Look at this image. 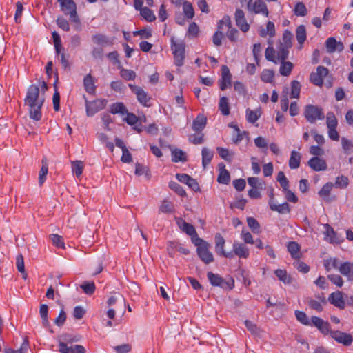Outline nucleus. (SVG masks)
Masks as SVG:
<instances>
[{
	"label": "nucleus",
	"mask_w": 353,
	"mask_h": 353,
	"mask_svg": "<svg viewBox=\"0 0 353 353\" xmlns=\"http://www.w3.org/2000/svg\"><path fill=\"white\" fill-rule=\"evenodd\" d=\"M340 263L336 258H330L324 261V266L327 271H330L331 268L339 270Z\"/></svg>",
	"instance_id": "nucleus-48"
},
{
	"label": "nucleus",
	"mask_w": 353,
	"mask_h": 353,
	"mask_svg": "<svg viewBox=\"0 0 353 353\" xmlns=\"http://www.w3.org/2000/svg\"><path fill=\"white\" fill-rule=\"evenodd\" d=\"M141 15L148 21L152 22L156 19V17L150 9L147 7H143L140 12Z\"/></svg>",
	"instance_id": "nucleus-49"
},
{
	"label": "nucleus",
	"mask_w": 353,
	"mask_h": 353,
	"mask_svg": "<svg viewBox=\"0 0 353 353\" xmlns=\"http://www.w3.org/2000/svg\"><path fill=\"white\" fill-rule=\"evenodd\" d=\"M219 110L223 115H228L230 114V108L227 97H223L221 98L219 101Z\"/></svg>",
	"instance_id": "nucleus-55"
},
{
	"label": "nucleus",
	"mask_w": 353,
	"mask_h": 353,
	"mask_svg": "<svg viewBox=\"0 0 353 353\" xmlns=\"http://www.w3.org/2000/svg\"><path fill=\"white\" fill-rule=\"evenodd\" d=\"M231 85V74L229 68L226 65L221 67V80L220 82V89L224 90Z\"/></svg>",
	"instance_id": "nucleus-24"
},
{
	"label": "nucleus",
	"mask_w": 353,
	"mask_h": 353,
	"mask_svg": "<svg viewBox=\"0 0 353 353\" xmlns=\"http://www.w3.org/2000/svg\"><path fill=\"white\" fill-rule=\"evenodd\" d=\"M292 37L293 35L292 32L288 30H285L283 32L282 40L280 41L279 45L283 46L285 48H291L292 46Z\"/></svg>",
	"instance_id": "nucleus-33"
},
{
	"label": "nucleus",
	"mask_w": 353,
	"mask_h": 353,
	"mask_svg": "<svg viewBox=\"0 0 353 353\" xmlns=\"http://www.w3.org/2000/svg\"><path fill=\"white\" fill-rule=\"evenodd\" d=\"M303 114L310 123H314L317 120H323L325 118L323 109L318 105L312 104L305 105Z\"/></svg>",
	"instance_id": "nucleus-3"
},
{
	"label": "nucleus",
	"mask_w": 353,
	"mask_h": 353,
	"mask_svg": "<svg viewBox=\"0 0 353 353\" xmlns=\"http://www.w3.org/2000/svg\"><path fill=\"white\" fill-rule=\"evenodd\" d=\"M307 8L303 2H298L294 7V12L296 16L304 17L307 14Z\"/></svg>",
	"instance_id": "nucleus-51"
},
{
	"label": "nucleus",
	"mask_w": 353,
	"mask_h": 353,
	"mask_svg": "<svg viewBox=\"0 0 353 353\" xmlns=\"http://www.w3.org/2000/svg\"><path fill=\"white\" fill-rule=\"evenodd\" d=\"M16 265L18 271L22 274L23 279H26L28 274L25 270L24 261L22 254L17 255L16 259Z\"/></svg>",
	"instance_id": "nucleus-39"
},
{
	"label": "nucleus",
	"mask_w": 353,
	"mask_h": 353,
	"mask_svg": "<svg viewBox=\"0 0 353 353\" xmlns=\"http://www.w3.org/2000/svg\"><path fill=\"white\" fill-rule=\"evenodd\" d=\"M269 205L272 211L277 212L280 214H286L290 212V208L288 203H283L282 204H276L273 201H269Z\"/></svg>",
	"instance_id": "nucleus-25"
},
{
	"label": "nucleus",
	"mask_w": 353,
	"mask_h": 353,
	"mask_svg": "<svg viewBox=\"0 0 353 353\" xmlns=\"http://www.w3.org/2000/svg\"><path fill=\"white\" fill-rule=\"evenodd\" d=\"M281 64L280 66L279 72L281 75L288 77L290 74L292 68H293V63L290 61H281Z\"/></svg>",
	"instance_id": "nucleus-36"
},
{
	"label": "nucleus",
	"mask_w": 353,
	"mask_h": 353,
	"mask_svg": "<svg viewBox=\"0 0 353 353\" xmlns=\"http://www.w3.org/2000/svg\"><path fill=\"white\" fill-rule=\"evenodd\" d=\"M45 98L43 94H40L39 85L32 84L29 86L27 90L24 103L28 108L30 118L35 121L41 119V109L43 105Z\"/></svg>",
	"instance_id": "nucleus-1"
},
{
	"label": "nucleus",
	"mask_w": 353,
	"mask_h": 353,
	"mask_svg": "<svg viewBox=\"0 0 353 353\" xmlns=\"http://www.w3.org/2000/svg\"><path fill=\"white\" fill-rule=\"evenodd\" d=\"M83 85L86 92L90 94H94L96 90L94 81L90 74H87L83 80Z\"/></svg>",
	"instance_id": "nucleus-29"
},
{
	"label": "nucleus",
	"mask_w": 353,
	"mask_h": 353,
	"mask_svg": "<svg viewBox=\"0 0 353 353\" xmlns=\"http://www.w3.org/2000/svg\"><path fill=\"white\" fill-rule=\"evenodd\" d=\"M183 10L185 16L188 19H192L194 16V12L192 4L188 1H185L183 5Z\"/></svg>",
	"instance_id": "nucleus-57"
},
{
	"label": "nucleus",
	"mask_w": 353,
	"mask_h": 353,
	"mask_svg": "<svg viewBox=\"0 0 353 353\" xmlns=\"http://www.w3.org/2000/svg\"><path fill=\"white\" fill-rule=\"evenodd\" d=\"M225 239L220 234L215 235V250L218 254L228 259L234 257L232 252H225L224 250Z\"/></svg>",
	"instance_id": "nucleus-10"
},
{
	"label": "nucleus",
	"mask_w": 353,
	"mask_h": 353,
	"mask_svg": "<svg viewBox=\"0 0 353 353\" xmlns=\"http://www.w3.org/2000/svg\"><path fill=\"white\" fill-rule=\"evenodd\" d=\"M216 150L219 156L227 161H231L232 160V155L230 153L229 150L226 148L218 147Z\"/></svg>",
	"instance_id": "nucleus-64"
},
{
	"label": "nucleus",
	"mask_w": 353,
	"mask_h": 353,
	"mask_svg": "<svg viewBox=\"0 0 353 353\" xmlns=\"http://www.w3.org/2000/svg\"><path fill=\"white\" fill-rule=\"evenodd\" d=\"M325 47L328 53H334L335 52H341L344 49L343 43L336 41L334 37H329L326 40Z\"/></svg>",
	"instance_id": "nucleus-16"
},
{
	"label": "nucleus",
	"mask_w": 353,
	"mask_h": 353,
	"mask_svg": "<svg viewBox=\"0 0 353 353\" xmlns=\"http://www.w3.org/2000/svg\"><path fill=\"white\" fill-rule=\"evenodd\" d=\"M290 48H285V46L279 45L276 55L278 61H285V59H288Z\"/></svg>",
	"instance_id": "nucleus-47"
},
{
	"label": "nucleus",
	"mask_w": 353,
	"mask_h": 353,
	"mask_svg": "<svg viewBox=\"0 0 353 353\" xmlns=\"http://www.w3.org/2000/svg\"><path fill=\"white\" fill-rule=\"evenodd\" d=\"M329 302L339 309H343L345 306V301L343 297V293L340 291H336L330 294L328 297Z\"/></svg>",
	"instance_id": "nucleus-20"
},
{
	"label": "nucleus",
	"mask_w": 353,
	"mask_h": 353,
	"mask_svg": "<svg viewBox=\"0 0 353 353\" xmlns=\"http://www.w3.org/2000/svg\"><path fill=\"white\" fill-rule=\"evenodd\" d=\"M59 350L61 353H85V348L81 345H68L64 342H59Z\"/></svg>",
	"instance_id": "nucleus-14"
},
{
	"label": "nucleus",
	"mask_w": 353,
	"mask_h": 353,
	"mask_svg": "<svg viewBox=\"0 0 353 353\" xmlns=\"http://www.w3.org/2000/svg\"><path fill=\"white\" fill-rule=\"evenodd\" d=\"M288 250L293 259H297L300 258V246L296 242H290L288 245Z\"/></svg>",
	"instance_id": "nucleus-31"
},
{
	"label": "nucleus",
	"mask_w": 353,
	"mask_h": 353,
	"mask_svg": "<svg viewBox=\"0 0 353 353\" xmlns=\"http://www.w3.org/2000/svg\"><path fill=\"white\" fill-rule=\"evenodd\" d=\"M348 185V178L345 176H337L334 186L336 188L344 189Z\"/></svg>",
	"instance_id": "nucleus-58"
},
{
	"label": "nucleus",
	"mask_w": 353,
	"mask_h": 353,
	"mask_svg": "<svg viewBox=\"0 0 353 353\" xmlns=\"http://www.w3.org/2000/svg\"><path fill=\"white\" fill-rule=\"evenodd\" d=\"M50 239L54 245L61 248H65V243L61 236L52 234L50 235Z\"/></svg>",
	"instance_id": "nucleus-56"
},
{
	"label": "nucleus",
	"mask_w": 353,
	"mask_h": 353,
	"mask_svg": "<svg viewBox=\"0 0 353 353\" xmlns=\"http://www.w3.org/2000/svg\"><path fill=\"white\" fill-rule=\"evenodd\" d=\"M301 155L299 152L293 150L289 160V166L291 169H296L300 166Z\"/></svg>",
	"instance_id": "nucleus-28"
},
{
	"label": "nucleus",
	"mask_w": 353,
	"mask_h": 353,
	"mask_svg": "<svg viewBox=\"0 0 353 353\" xmlns=\"http://www.w3.org/2000/svg\"><path fill=\"white\" fill-rule=\"evenodd\" d=\"M176 223L179 228L189 236H191L196 232L194 227L192 225L185 222L182 219H178L176 220Z\"/></svg>",
	"instance_id": "nucleus-26"
},
{
	"label": "nucleus",
	"mask_w": 353,
	"mask_h": 353,
	"mask_svg": "<svg viewBox=\"0 0 353 353\" xmlns=\"http://www.w3.org/2000/svg\"><path fill=\"white\" fill-rule=\"evenodd\" d=\"M247 223L252 232L259 234L261 232L259 223L256 219L248 217L247 219Z\"/></svg>",
	"instance_id": "nucleus-50"
},
{
	"label": "nucleus",
	"mask_w": 353,
	"mask_h": 353,
	"mask_svg": "<svg viewBox=\"0 0 353 353\" xmlns=\"http://www.w3.org/2000/svg\"><path fill=\"white\" fill-rule=\"evenodd\" d=\"M172 50L173 51L174 63L177 66L183 65L185 59V44L183 42L177 43L174 38L171 39Z\"/></svg>",
	"instance_id": "nucleus-4"
},
{
	"label": "nucleus",
	"mask_w": 353,
	"mask_h": 353,
	"mask_svg": "<svg viewBox=\"0 0 353 353\" xmlns=\"http://www.w3.org/2000/svg\"><path fill=\"white\" fill-rule=\"evenodd\" d=\"M92 42L101 47H105L112 45V41L105 34L97 33L92 37Z\"/></svg>",
	"instance_id": "nucleus-23"
},
{
	"label": "nucleus",
	"mask_w": 353,
	"mask_h": 353,
	"mask_svg": "<svg viewBox=\"0 0 353 353\" xmlns=\"http://www.w3.org/2000/svg\"><path fill=\"white\" fill-rule=\"evenodd\" d=\"M128 86L131 89L132 92L136 94L137 99L140 103L144 106H150V104H149L150 98L142 88L132 84H129Z\"/></svg>",
	"instance_id": "nucleus-8"
},
{
	"label": "nucleus",
	"mask_w": 353,
	"mask_h": 353,
	"mask_svg": "<svg viewBox=\"0 0 353 353\" xmlns=\"http://www.w3.org/2000/svg\"><path fill=\"white\" fill-rule=\"evenodd\" d=\"M206 117L203 114H199L193 121L192 129L196 132L202 131L206 125Z\"/></svg>",
	"instance_id": "nucleus-27"
},
{
	"label": "nucleus",
	"mask_w": 353,
	"mask_h": 353,
	"mask_svg": "<svg viewBox=\"0 0 353 353\" xmlns=\"http://www.w3.org/2000/svg\"><path fill=\"white\" fill-rule=\"evenodd\" d=\"M172 160L174 162L186 161L185 153L179 149H174L172 151Z\"/></svg>",
	"instance_id": "nucleus-38"
},
{
	"label": "nucleus",
	"mask_w": 353,
	"mask_h": 353,
	"mask_svg": "<svg viewBox=\"0 0 353 353\" xmlns=\"http://www.w3.org/2000/svg\"><path fill=\"white\" fill-rule=\"evenodd\" d=\"M107 103L105 99H97L93 101H85L86 113L88 117H92L97 112L103 110Z\"/></svg>",
	"instance_id": "nucleus-6"
},
{
	"label": "nucleus",
	"mask_w": 353,
	"mask_h": 353,
	"mask_svg": "<svg viewBox=\"0 0 353 353\" xmlns=\"http://www.w3.org/2000/svg\"><path fill=\"white\" fill-rule=\"evenodd\" d=\"M60 3L62 11L65 14L70 15V20L71 22L74 23L75 28L77 30H81V25L77 13L76 4L72 0H58Z\"/></svg>",
	"instance_id": "nucleus-2"
},
{
	"label": "nucleus",
	"mask_w": 353,
	"mask_h": 353,
	"mask_svg": "<svg viewBox=\"0 0 353 353\" xmlns=\"http://www.w3.org/2000/svg\"><path fill=\"white\" fill-rule=\"evenodd\" d=\"M261 115V111L260 109H256L255 110H251L250 109H248L246 110L247 121L250 123H255L259 119Z\"/></svg>",
	"instance_id": "nucleus-34"
},
{
	"label": "nucleus",
	"mask_w": 353,
	"mask_h": 353,
	"mask_svg": "<svg viewBox=\"0 0 353 353\" xmlns=\"http://www.w3.org/2000/svg\"><path fill=\"white\" fill-rule=\"evenodd\" d=\"M274 273L278 279L285 284H289L291 283V278L285 270L278 269L275 270Z\"/></svg>",
	"instance_id": "nucleus-41"
},
{
	"label": "nucleus",
	"mask_w": 353,
	"mask_h": 353,
	"mask_svg": "<svg viewBox=\"0 0 353 353\" xmlns=\"http://www.w3.org/2000/svg\"><path fill=\"white\" fill-rule=\"evenodd\" d=\"M80 288L83 290V292L88 295L92 294L96 289L95 284L94 282H83Z\"/></svg>",
	"instance_id": "nucleus-52"
},
{
	"label": "nucleus",
	"mask_w": 353,
	"mask_h": 353,
	"mask_svg": "<svg viewBox=\"0 0 353 353\" xmlns=\"http://www.w3.org/2000/svg\"><path fill=\"white\" fill-rule=\"evenodd\" d=\"M330 336L339 343H341L345 346L350 345L353 341L351 334L339 330L331 332Z\"/></svg>",
	"instance_id": "nucleus-12"
},
{
	"label": "nucleus",
	"mask_w": 353,
	"mask_h": 353,
	"mask_svg": "<svg viewBox=\"0 0 353 353\" xmlns=\"http://www.w3.org/2000/svg\"><path fill=\"white\" fill-rule=\"evenodd\" d=\"M208 279L210 283L214 286H220L221 288L228 287L232 289L234 286V280L231 279L230 281H225L221 276L217 274H214L209 272L207 274Z\"/></svg>",
	"instance_id": "nucleus-7"
},
{
	"label": "nucleus",
	"mask_w": 353,
	"mask_h": 353,
	"mask_svg": "<svg viewBox=\"0 0 353 353\" xmlns=\"http://www.w3.org/2000/svg\"><path fill=\"white\" fill-rule=\"evenodd\" d=\"M296 38L300 45L304 43L306 39V28L305 26L300 25L296 28Z\"/></svg>",
	"instance_id": "nucleus-37"
},
{
	"label": "nucleus",
	"mask_w": 353,
	"mask_h": 353,
	"mask_svg": "<svg viewBox=\"0 0 353 353\" xmlns=\"http://www.w3.org/2000/svg\"><path fill=\"white\" fill-rule=\"evenodd\" d=\"M234 19L236 25L243 32H247L250 29V24L247 22L245 17L244 12L240 9L236 8L234 13Z\"/></svg>",
	"instance_id": "nucleus-11"
},
{
	"label": "nucleus",
	"mask_w": 353,
	"mask_h": 353,
	"mask_svg": "<svg viewBox=\"0 0 353 353\" xmlns=\"http://www.w3.org/2000/svg\"><path fill=\"white\" fill-rule=\"evenodd\" d=\"M276 179L282 187L283 190H287V188H289V181L282 171L278 173Z\"/></svg>",
	"instance_id": "nucleus-61"
},
{
	"label": "nucleus",
	"mask_w": 353,
	"mask_h": 353,
	"mask_svg": "<svg viewBox=\"0 0 353 353\" xmlns=\"http://www.w3.org/2000/svg\"><path fill=\"white\" fill-rule=\"evenodd\" d=\"M213 155V152L208 148L202 149V165L204 168L211 162Z\"/></svg>",
	"instance_id": "nucleus-35"
},
{
	"label": "nucleus",
	"mask_w": 353,
	"mask_h": 353,
	"mask_svg": "<svg viewBox=\"0 0 353 353\" xmlns=\"http://www.w3.org/2000/svg\"><path fill=\"white\" fill-rule=\"evenodd\" d=\"M210 245H204L196 249V252L200 259L205 264H209L214 261L212 253L209 250Z\"/></svg>",
	"instance_id": "nucleus-17"
},
{
	"label": "nucleus",
	"mask_w": 353,
	"mask_h": 353,
	"mask_svg": "<svg viewBox=\"0 0 353 353\" xmlns=\"http://www.w3.org/2000/svg\"><path fill=\"white\" fill-rule=\"evenodd\" d=\"M306 303L307 304L310 309L320 312L323 311V305L326 304V300L323 294L316 295L315 299L312 298H307L306 299Z\"/></svg>",
	"instance_id": "nucleus-13"
},
{
	"label": "nucleus",
	"mask_w": 353,
	"mask_h": 353,
	"mask_svg": "<svg viewBox=\"0 0 353 353\" xmlns=\"http://www.w3.org/2000/svg\"><path fill=\"white\" fill-rule=\"evenodd\" d=\"M39 314L42 320V324L43 325L46 327L49 328L50 327V322L48 321V305L46 304H42L40 306L39 309Z\"/></svg>",
	"instance_id": "nucleus-30"
},
{
	"label": "nucleus",
	"mask_w": 353,
	"mask_h": 353,
	"mask_svg": "<svg viewBox=\"0 0 353 353\" xmlns=\"http://www.w3.org/2000/svg\"><path fill=\"white\" fill-rule=\"evenodd\" d=\"M121 77L125 80H133L136 77V73L133 70L122 68L120 71Z\"/></svg>",
	"instance_id": "nucleus-62"
},
{
	"label": "nucleus",
	"mask_w": 353,
	"mask_h": 353,
	"mask_svg": "<svg viewBox=\"0 0 353 353\" xmlns=\"http://www.w3.org/2000/svg\"><path fill=\"white\" fill-rule=\"evenodd\" d=\"M308 165L314 171H323L327 169L325 161L318 157H312L307 162Z\"/></svg>",
	"instance_id": "nucleus-21"
},
{
	"label": "nucleus",
	"mask_w": 353,
	"mask_h": 353,
	"mask_svg": "<svg viewBox=\"0 0 353 353\" xmlns=\"http://www.w3.org/2000/svg\"><path fill=\"white\" fill-rule=\"evenodd\" d=\"M110 112L112 114L121 113V114H124L127 113V110L123 103H115L111 105Z\"/></svg>",
	"instance_id": "nucleus-53"
},
{
	"label": "nucleus",
	"mask_w": 353,
	"mask_h": 353,
	"mask_svg": "<svg viewBox=\"0 0 353 353\" xmlns=\"http://www.w3.org/2000/svg\"><path fill=\"white\" fill-rule=\"evenodd\" d=\"M169 187L170 189L174 190L176 194H178L181 196H186V192L184 189L176 182L170 181L169 183Z\"/></svg>",
	"instance_id": "nucleus-60"
},
{
	"label": "nucleus",
	"mask_w": 353,
	"mask_h": 353,
	"mask_svg": "<svg viewBox=\"0 0 353 353\" xmlns=\"http://www.w3.org/2000/svg\"><path fill=\"white\" fill-rule=\"evenodd\" d=\"M311 322L316 327H317L319 330V331L322 334L325 335L328 334H330V332H332L330 330L329 323L327 321H324L322 319L318 316H312L311 319Z\"/></svg>",
	"instance_id": "nucleus-18"
},
{
	"label": "nucleus",
	"mask_w": 353,
	"mask_h": 353,
	"mask_svg": "<svg viewBox=\"0 0 353 353\" xmlns=\"http://www.w3.org/2000/svg\"><path fill=\"white\" fill-rule=\"evenodd\" d=\"M83 170V163L81 161H74L72 162V171L77 177H79Z\"/></svg>",
	"instance_id": "nucleus-43"
},
{
	"label": "nucleus",
	"mask_w": 353,
	"mask_h": 353,
	"mask_svg": "<svg viewBox=\"0 0 353 353\" xmlns=\"http://www.w3.org/2000/svg\"><path fill=\"white\" fill-rule=\"evenodd\" d=\"M274 75L273 70L265 69L262 71L261 79L264 82L270 83L273 79Z\"/></svg>",
	"instance_id": "nucleus-63"
},
{
	"label": "nucleus",
	"mask_w": 353,
	"mask_h": 353,
	"mask_svg": "<svg viewBox=\"0 0 353 353\" xmlns=\"http://www.w3.org/2000/svg\"><path fill=\"white\" fill-rule=\"evenodd\" d=\"M334 187V184L332 183H325L322 188L319 190V194L323 198L325 201H328V196L330 195V193Z\"/></svg>",
	"instance_id": "nucleus-40"
},
{
	"label": "nucleus",
	"mask_w": 353,
	"mask_h": 353,
	"mask_svg": "<svg viewBox=\"0 0 353 353\" xmlns=\"http://www.w3.org/2000/svg\"><path fill=\"white\" fill-rule=\"evenodd\" d=\"M328 74V70L324 66H318L316 71L310 74V81L316 85L321 86L323 79Z\"/></svg>",
	"instance_id": "nucleus-9"
},
{
	"label": "nucleus",
	"mask_w": 353,
	"mask_h": 353,
	"mask_svg": "<svg viewBox=\"0 0 353 353\" xmlns=\"http://www.w3.org/2000/svg\"><path fill=\"white\" fill-rule=\"evenodd\" d=\"M234 256L236 255L239 258L247 259L249 256L250 252L248 248L243 243L234 242L233 243Z\"/></svg>",
	"instance_id": "nucleus-19"
},
{
	"label": "nucleus",
	"mask_w": 353,
	"mask_h": 353,
	"mask_svg": "<svg viewBox=\"0 0 353 353\" xmlns=\"http://www.w3.org/2000/svg\"><path fill=\"white\" fill-rule=\"evenodd\" d=\"M300 90H301V84H300V83L298 81H296V80L292 81V83H291V94H290V97L291 98L298 99L299 97Z\"/></svg>",
	"instance_id": "nucleus-46"
},
{
	"label": "nucleus",
	"mask_w": 353,
	"mask_h": 353,
	"mask_svg": "<svg viewBox=\"0 0 353 353\" xmlns=\"http://www.w3.org/2000/svg\"><path fill=\"white\" fill-rule=\"evenodd\" d=\"M339 272L350 281H353V262H343L339 267Z\"/></svg>",
	"instance_id": "nucleus-22"
},
{
	"label": "nucleus",
	"mask_w": 353,
	"mask_h": 353,
	"mask_svg": "<svg viewBox=\"0 0 353 353\" xmlns=\"http://www.w3.org/2000/svg\"><path fill=\"white\" fill-rule=\"evenodd\" d=\"M230 176L229 172L224 168H221L217 178V181L219 183L228 184L230 182Z\"/></svg>",
	"instance_id": "nucleus-42"
},
{
	"label": "nucleus",
	"mask_w": 353,
	"mask_h": 353,
	"mask_svg": "<svg viewBox=\"0 0 353 353\" xmlns=\"http://www.w3.org/2000/svg\"><path fill=\"white\" fill-rule=\"evenodd\" d=\"M247 8L249 12L254 14H261L265 17L269 14L267 6L263 0H249Z\"/></svg>",
	"instance_id": "nucleus-5"
},
{
	"label": "nucleus",
	"mask_w": 353,
	"mask_h": 353,
	"mask_svg": "<svg viewBox=\"0 0 353 353\" xmlns=\"http://www.w3.org/2000/svg\"><path fill=\"white\" fill-rule=\"evenodd\" d=\"M245 325L247 329L252 334L256 336H260L262 330L259 327H258L256 324L252 323L250 321L246 320L245 321Z\"/></svg>",
	"instance_id": "nucleus-45"
},
{
	"label": "nucleus",
	"mask_w": 353,
	"mask_h": 353,
	"mask_svg": "<svg viewBox=\"0 0 353 353\" xmlns=\"http://www.w3.org/2000/svg\"><path fill=\"white\" fill-rule=\"evenodd\" d=\"M326 125L328 129L336 128L338 125L337 119L334 114L332 112H329L326 115Z\"/></svg>",
	"instance_id": "nucleus-44"
},
{
	"label": "nucleus",
	"mask_w": 353,
	"mask_h": 353,
	"mask_svg": "<svg viewBox=\"0 0 353 353\" xmlns=\"http://www.w3.org/2000/svg\"><path fill=\"white\" fill-rule=\"evenodd\" d=\"M234 132L232 136V141L234 143L238 144L242 141L243 137L246 134V132H241L239 128L236 125H234Z\"/></svg>",
	"instance_id": "nucleus-54"
},
{
	"label": "nucleus",
	"mask_w": 353,
	"mask_h": 353,
	"mask_svg": "<svg viewBox=\"0 0 353 353\" xmlns=\"http://www.w3.org/2000/svg\"><path fill=\"white\" fill-rule=\"evenodd\" d=\"M176 178L181 183L186 184L194 191H199V185L196 179L192 178L187 174H176Z\"/></svg>",
	"instance_id": "nucleus-15"
},
{
	"label": "nucleus",
	"mask_w": 353,
	"mask_h": 353,
	"mask_svg": "<svg viewBox=\"0 0 353 353\" xmlns=\"http://www.w3.org/2000/svg\"><path fill=\"white\" fill-rule=\"evenodd\" d=\"M265 57L268 61H272L274 63H278V60L275 56V50L272 46H269L265 49Z\"/></svg>",
	"instance_id": "nucleus-59"
},
{
	"label": "nucleus",
	"mask_w": 353,
	"mask_h": 353,
	"mask_svg": "<svg viewBox=\"0 0 353 353\" xmlns=\"http://www.w3.org/2000/svg\"><path fill=\"white\" fill-rule=\"evenodd\" d=\"M41 163L42 166L39 174V184L40 185H41L44 183L46 180V176L48 172V160L46 159V158H43L41 161Z\"/></svg>",
	"instance_id": "nucleus-32"
}]
</instances>
